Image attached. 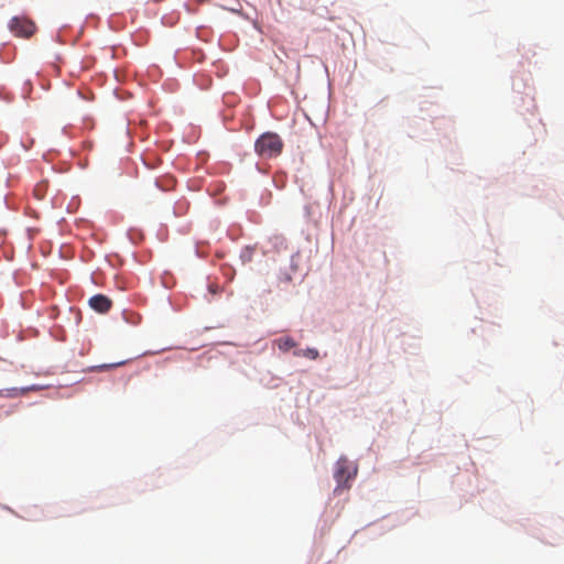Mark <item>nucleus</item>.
<instances>
[{
    "instance_id": "f257e3e1",
    "label": "nucleus",
    "mask_w": 564,
    "mask_h": 564,
    "mask_svg": "<svg viewBox=\"0 0 564 564\" xmlns=\"http://www.w3.org/2000/svg\"><path fill=\"white\" fill-rule=\"evenodd\" d=\"M283 149L281 138L273 132L263 133L254 144L256 152L265 159L278 156Z\"/></svg>"
},
{
    "instance_id": "f03ea898",
    "label": "nucleus",
    "mask_w": 564,
    "mask_h": 564,
    "mask_svg": "<svg viewBox=\"0 0 564 564\" xmlns=\"http://www.w3.org/2000/svg\"><path fill=\"white\" fill-rule=\"evenodd\" d=\"M9 30L18 37L30 39L37 30L33 20L25 15L13 17Z\"/></svg>"
},
{
    "instance_id": "7ed1b4c3",
    "label": "nucleus",
    "mask_w": 564,
    "mask_h": 564,
    "mask_svg": "<svg viewBox=\"0 0 564 564\" xmlns=\"http://www.w3.org/2000/svg\"><path fill=\"white\" fill-rule=\"evenodd\" d=\"M357 474V467L354 466L346 457H340L336 463L334 477L338 487H348L347 482Z\"/></svg>"
},
{
    "instance_id": "20e7f679",
    "label": "nucleus",
    "mask_w": 564,
    "mask_h": 564,
    "mask_svg": "<svg viewBox=\"0 0 564 564\" xmlns=\"http://www.w3.org/2000/svg\"><path fill=\"white\" fill-rule=\"evenodd\" d=\"M89 305L98 313H107L111 308L112 302L106 295L97 294L89 299Z\"/></svg>"
},
{
    "instance_id": "39448f33",
    "label": "nucleus",
    "mask_w": 564,
    "mask_h": 564,
    "mask_svg": "<svg viewBox=\"0 0 564 564\" xmlns=\"http://www.w3.org/2000/svg\"><path fill=\"white\" fill-rule=\"evenodd\" d=\"M275 344L278 345L279 349L282 351H288L292 348L296 347V343L291 337H281L275 340Z\"/></svg>"
},
{
    "instance_id": "423d86ee",
    "label": "nucleus",
    "mask_w": 564,
    "mask_h": 564,
    "mask_svg": "<svg viewBox=\"0 0 564 564\" xmlns=\"http://www.w3.org/2000/svg\"><path fill=\"white\" fill-rule=\"evenodd\" d=\"M295 357H306L308 359L315 360L318 358L319 352L316 348H306V349H297L293 351Z\"/></svg>"
},
{
    "instance_id": "0eeeda50",
    "label": "nucleus",
    "mask_w": 564,
    "mask_h": 564,
    "mask_svg": "<svg viewBox=\"0 0 564 564\" xmlns=\"http://www.w3.org/2000/svg\"><path fill=\"white\" fill-rule=\"evenodd\" d=\"M120 365H122V362L116 364V366H120ZM110 367H115V365H102V366H100V369H107Z\"/></svg>"
}]
</instances>
